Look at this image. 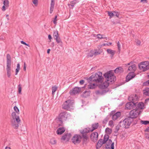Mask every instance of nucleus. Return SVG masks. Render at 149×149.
Instances as JSON below:
<instances>
[{
  "label": "nucleus",
  "instance_id": "20e7f679",
  "mask_svg": "<svg viewBox=\"0 0 149 149\" xmlns=\"http://www.w3.org/2000/svg\"><path fill=\"white\" fill-rule=\"evenodd\" d=\"M11 58L10 55L8 54L7 55V65L6 70L7 75L8 78H10L11 74Z\"/></svg>",
  "mask_w": 149,
  "mask_h": 149
},
{
  "label": "nucleus",
  "instance_id": "58836bf2",
  "mask_svg": "<svg viewBox=\"0 0 149 149\" xmlns=\"http://www.w3.org/2000/svg\"><path fill=\"white\" fill-rule=\"evenodd\" d=\"M90 93L87 91H85L83 93V96L84 97H86L89 95Z\"/></svg>",
  "mask_w": 149,
  "mask_h": 149
},
{
  "label": "nucleus",
  "instance_id": "b1692460",
  "mask_svg": "<svg viewBox=\"0 0 149 149\" xmlns=\"http://www.w3.org/2000/svg\"><path fill=\"white\" fill-rule=\"evenodd\" d=\"M106 91L105 90L103 89H100L99 90L96 91L95 93L96 94L99 95H102L106 93Z\"/></svg>",
  "mask_w": 149,
  "mask_h": 149
},
{
  "label": "nucleus",
  "instance_id": "3c124183",
  "mask_svg": "<svg viewBox=\"0 0 149 149\" xmlns=\"http://www.w3.org/2000/svg\"><path fill=\"white\" fill-rule=\"evenodd\" d=\"M108 120V119L107 118H106L103 120L102 121V123L103 124H106Z\"/></svg>",
  "mask_w": 149,
  "mask_h": 149
},
{
  "label": "nucleus",
  "instance_id": "c9c22d12",
  "mask_svg": "<svg viewBox=\"0 0 149 149\" xmlns=\"http://www.w3.org/2000/svg\"><path fill=\"white\" fill-rule=\"evenodd\" d=\"M54 3H51L50 10V13H52L53 10L54 8Z\"/></svg>",
  "mask_w": 149,
  "mask_h": 149
},
{
  "label": "nucleus",
  "instance_id": "de8ad7c7",
  "mask_svg": "<svg viewBox=\"0 0 149 149\" xmlns=\"http://www.w3.org/2000/svg\"><path fill=\"white\" fill-rule=\"evenodd\" d=\"M101 52L100 51H95V52H94L93 54L95 56H96L98 54H100L101 53Z\"/></svg>",
  "mask_w": 149,
  "mask_h": 149
},
{
  "label": "nucleus",
  "instance_id": "7c9ffc66",
  "mask_svg": "<svg viewBox=\"0 0 149 149\" xmlns=\"http://www.w3.org/2000/svg\"><path fill=\"white\" fill-rule=\"evenodd\" d=\"M109 136L108 135H105L104 136V140H102L103 143H105L107 141H108L109 140Z\"/></svg>",
  "mask_w": 149,
  "mask_h": 149
},
{
  "label": "nucleus",
  "instance_id": "37998d69",
  "mask_svg": "<svg viewBox=\"0 0 149 149\" xmlns=\"http://www.w3.org/2000/svg\"><path fill=\"white\" fill-rule=\"evenodd\" d=\"M57 88L56 86H53L52 87V94L53 95H54V93L57 90Z\"/></svg>",
  "mask_w": 149,
  "mask_h": 149
},
{
  "label": "nucleus",
  "instance_id": "49530a36",
  "mask_svg": "<svg viewBox=\"0 0 149 149\" xmlns=\"http://www.w3.org/2000/svg\"><path fill=\"white\" fill-rule=\"evenodd\" d=\"M109 125L111 127H113L114 126L113 124V122L112 120H110L109 122Z\"/></svg>",
  "mask_w": 149,
  "mask_h": 149
},
{
  "label": "nucleus",
  "instance_id": "052dcab7",
  "mask_svg": "<svg viewBox=\"0 0 149 149\" xmlns=\"http://www.w3.org/2000/svg\"><path fill=\"white\" fill-rule=\"evenodd\" d=\"M136 43L138 45H140L141 44V42L140 40H137L136 41Z\"/></svg>",
  "mask_w": 149,
  "mask_h": 149
},
{
  "label": "nucleus",
  "instance_id": "69168bd1",
  "mask_svg": "<svg viewBox=\"0 0 149 149\" xmlns=\"http://www.w3.org/2000/svg\"><path fill=\"white\" fill-rule=\"evenodd\" d=\"M17 68L20 69V65L19 63H18L17 65Z\"/></svg>",
  "mask_w": 149,
  "mask_h": 149
},
{
  "label": "nucleus",
  "instance_id": "8fccbe9b",
  "mask_svg": "<svg viewBox=\"0 0 149 149\" xmlns=\"http://www.w3.org/2000/svg\"><path fill=\"white\" fill-rule=\"evenodd\" d=\"M32 2L35 6H37L38 4V0H33Z\"/></svg>",
  "mask_w": 149,
  "mask_h": 149
},
{
  "label": "nucleus",
  "instance_id": "473e14b6",
  "mask_svg": "<svg viewBox=\"0 0 149 149\" xmlns=\"http://www.w3.org/2000/svg\"><path fill=\"white\" fill-rule=\"evenodd\" d=\"M82 137L83 139L84 142L85 143H86L87 142V141L88 139V137L87 135L85 134H83Z\"/></svg>",
  "mask_w": 149,
  "mask_h": 149
},
{
  "label": "nucleus",
  "instance_id": "79ce46f5",
  "mask_svg": "<svg viewBox=\"0 0 149 149\" xmlns=\"http://www.w3.org/2000/svg\"><path fill=\"white\" fill-rule=\"evenodd\" d=\"M141 123L142 124L146 125L149 124V121L147 120H141Z\"/></svg>",
  "mask_w": 149,
  "mask_h": 149
},
{
  "label": "nucleus",
  "instance_id": "423d86ee",
  "mask_svg": "<svg viewBox=\"0 0 149 149\" xmlns=\"http://www.w3.org/2000/svg\"><path fill=\"white\" fill-rule=\"evenodd\" d=\"M139 68L143 72L149 69V62L147 61L141 62L139 65Z\"/></svg>",
  "mask_w": 149,
  "mask_h": 149
},
{
  "label": "nucleus",
  "instance_id": "1a4fd4ad",
  "mask_svg": "<svg viewBox=\"0 0 149 149\" xmlns=\"http://www.w3.org/2000/svg\"><path fill=\"white\" fill-rule=\"evenodd\" d=\"M53 35L54 39L56 40V42L60 44V45L61 46L63 45L62 42L59 37L58 31H54Z\"/></svg>",
  "mask_w": 149,
  "mask_h": 149
},
{
  "label": "nucleus",
  "instance_id": "603ef678",
  "mask_svg": "<svg viewBox=\"0 0 149 149\" xmlns=\"http://www.w3.org/2000/svg\"><path fill=\"white\" fill-rule=\"evenodd\" d=\"M18 92L19 93H20L22 91V88L20 84L18 85Z\"/></svg>",
  "mask_w": 149,
  "mask_h": 149
},
{
  "label": "nucleus",
  "instance_id": "dca6fc26",
  "mask_svg": "<svg viewBox=\"0 0 149 149\" xmlns=\"http://www.w3.org/2000/svg\"><path fill=\"white\" fill-rule=\"evenodd\" d=\"M135 76L134 72H131L129 73L126 77V81H129L131 79L134 78Z\"/></svg>",
  "mask_w": 149,
  "mask_h": 149
},
{
  "label": "nucleus",
  "instance_id": "ddd939ff",
  "mask_svg": "<svg viewBox=\"0 0 149 149\" xmlns=\"http://www.w3.org/2000/svg\"><path fill=\"white\" fill-rule=\"evenodd\" d=\"M136 104L133 102L127 103L125 105V108L127 109H133L136 106Z\"/></svg>",
  "mask_w": 149,
  "mask_h": 149
},
{
  "label": "nucleus",
  "instance_id": "4468645a",
  "mask_svg": "<svg viewBox=\"0 0 149 149\" xmlns=\"http://www.w3.org/2000/svg\"><path fill=\"white\" fill-rule=\"evenodd\" d=\"M114 143L113 142L112 143V141L111 139H109L107 142V143L106 144L105 148L106 149H114Z\"/></svg>",
  "mask_w": 149,
  "mask_h": 149
},
{
  "label": "nucleus",
  "instance_id": "bb28decb",
  "mask_svg": "<svg viewBox=\"0 0 149 149\" xmlns=\"http://www.w3.org/2000/svg\"><path fill=\"white\" fill-rule=\"evenodd\" d=\"M99 126V124L98 123H95L93 124L92 125L91 131H93L94 130L97 129Z\"/></svg>",
  "mask_w": 149,
  "mask_h": 149
},
{
  "label": "nucleus",
  "instance_id": "aec40b11",
  "mask_svg": "<svg viewBox=\"0 0 149 149\" xmlns=\"http://www.w3.org/2000/svg\"><path fill=\"white\" fill-rule=\"evenodd\" d=\"M71 137V134H67L63 136L61 139L64 141H68Z\"/></svg>",
  "mask_w": 149,
  "mask_h": 149
},
{
  "label": "nucleus",
  "instance_id": "a211bd4d",
  "mask_svg": "<svg viewBox=\"0 0 149 149\" xmlns=\"http://www.w3.org/2000/svg\"><path fill=\"white\" fill-rule=\"evenodd\" d=\"M108 14L110 18H111L114 16H116L117 17H118L119 15V14L118 12L115 11L113 12L108 11Z\"/></svg>",
  "mask_w": 149,
  "mask_h": 149
},
{
  "label": "nucleus",
  "instance_id": "9d476101",
  "mask_svg": "<svg viewBox=\"0 0 149 149\" xmlns=\"http://www.w3.org/2000/svg\"><path fill=\"white\" fill-rule=\"evenodd\" d=\"M20 122L19 118H16L15 119H12L11 121V125L14 128L17 129L19 126L18 124Z\"/></svg>",
  "mask_w": 149,
  "mask_h": 149
},
{
  "label": "nucleus",
  "instance_id": "393cba45",
  "mask_svg": "<svg viewBox=\"0 0 149 149\" xmlns=\"http://www.w3.org/2000/svg\"><path fill=\"white\" fill-rule=\"evenodd\" d=\"M103 142L102 139H100L99 140L96 146L97 149H99L102 146L103 144L105 143H103Z\"/></svg>",
  "mask_w": 149,
  "mask_h": 149
},
{
  "label": "nucleus",
  "instance_id": "39448f33",
  "mask_svg": "<svg viewBox=\"0 0 149 149\" xmlns=\"http://www.w3.org/2000/svg\"><path fill=\"white\" fill-rule=\"evenodd\" d=\"M132 121L133 120L131 118L128 117L123 121H120V125H121L122 127L127 128L129 127Z\"/></svg>",
  "mask_w": 149,
  "mask_h": 149
},
{
  "label": "nucleus",
  "instance_id": "c756f323",
  "mask_svg": "<svg viewBox=\"0 0 149 149\" xmlns=\"http://www.w3.org/2000/svg\"><path fill=\"white\" fill-rule=\"evenodd\" d=\"M137 107L139 109H143L144 108V104L143 102H140L138 104Z\"/></svg>",
  "mask_w": 149,
  "mask_h": 149
},
{
  "label": "nucleus",
  "instance_id": "c85d7f7f",
  "mask_svg": "<svg viewBox=\"0 0 149 149\" xmlns=\"http://www.w3.org/2000/svg\"><path fill=\"white\" fill-rule=\"evenodd\" d=\"M96 85L95 84L91 82L89 83V84L88 85V88L89 89H93L95 88Z\"/></svg>",
  "mask_w": 149,
  "mask_h": 149
},
{
  "label": "nucleus",
  "instance_id": "a878e982",
  "mask_svg": "<svg viewBox=\"0 0 149 149\" xmlns=\"http://www.w3.org/2000/svg\"><path fill=\"white\" fill-rule=\"evenodd\" d=\"M107 51L108 54H110L111 56H113L115 54L116 51L115 50H112L111 49H107Z\"/></svg>",
  "mask_w": 149,
  "mask_h": 149
},
{
  "label": "nucleus",
  "instance_id": "f8f14e48",
  "mask_svg": "<svg viewBox=\"0 0 149 149\" xmlns=\"http://www.w3.org/2000/svg\"><path fill=\"white\" fill-rule=\"evenodd\" d=\"M79 88L76 87L71 90L70 93L71 95H74L79 93L81 90V88Z\"/></svg>",
  "mask_w": 149,
  "mask_h": 149
},
{
  "label": "nucleus",
  "instance_id": "4d7b16f0",
  "mask_svg": "<svg viewBox=\"0 0 149 149\" xmlns=\"http://www.w3.org/2000/svg\"><path fill=\"white\" fill-rule=\"evenodd\" d=\"M20 69L16 68L15 70V75H17V73L19 72V70Z\"/></svg>",
  "mask_w": 149,
  "mask_h": 149
},
{
  "label": "nucleus",
  "instance_id": "6ab92c4d",
  "mask_svg": "<svg viewBox=\"0 0 149 149\" xmlns=\"http://www.w3.org/2000/svg\"><path fill=\"white\" fill-rule=\"evenodd\" d=\"M129 100L130 101L135 102L138 99V97L136 94L130 96L129 97Z\"/></svg>",
  "mask_w": 149,
  "mask_h": 149
},
{
  "label": "nucleus",
  "instance_id": "f257e3e1",
  "mask_svg": "<svg viewBox=\"0 0 149 149\" xmlns=\"http://www.w3.org/2000/svg\"><path fill=\"white\" fill-rule=\"evenodd\" d=\"M104 76L106 79V81L104 82L102 85L104 88H106L109 86L110 83L113 82L116 80V77L113 73L111 71L105 73Z\"/></svg>",
  "mask_w": 149,
  "mask_h": 149
},
{
  "label": "nucleus",
  "instance_id": "72a5a7b5",
  "mask_svg": "<svg viewBox=\"0 0 149 149\" xmlns=\"http://www.w3.org/2000/svg\"><path fill=\"white\" fill-rule=\"evenodd\" d=\"M78 0H74L71 2V6L72 8L73 7L74 5L79 2Z\"/></svg>",
  "mask_w": 149,
  "mask_h": 149
},
{
  "label": "nucleus",
  "instance_id": "4c0bfd02",
  "mask_svg": "<svg viewBox=\"0 0 149 149\" xmlns=\"http://www.w3.org/2000/svg\"><path fill=\"white\" fill-rule=\"evenodd\" d=\"M105 132L108 135L110 134L111 133L112 130L111 129L107 127L106 129Z\"/></svg>",
  "mask_w": 149,
  "mask_h": 149
},
{
  "label": "nucleus",
  "instance_id": "4be33fe9",
  "mask_svg": "<svg viewBox=\"0 0 149 149\" xmlns=\"http://www.w3.org/2000/svg\"><path fill=\"white\" fill-rule=\"evenodd\" d=\"M65 130L64 127H61L59 128L56 131L57 134H61L65 131Z\"/></svg>",
  "mask_w": 149,
  "mask_h": 149
},
{
  "label": "nucleus",
  "instance_id": "e433bc0d",
  "mask_svg": "<svg viewBox=\"0 0 149 149\" xmlns=\"http://www.w3.org/2000/svg\"><path fill=\"white\" fill-rule=\"evenodd\" d=\"M12 119H16V118H19V116L16 115V113L15 112H13L12 114Z\"/></svg>",
  "mask_w": 149,
  "mask_h": 149
},
{
  "label": "nucleus",
  "instance_id": "680f3d73",
  "mask_svg": "<svg viewBox=\"0 0 149 149\" xmlns=\"http://www.w3.org/2000/svg\"><path fill=\"white\" fill-rule=\"evenodd\" d=\"M145 131L146 132H149V127H148L147 128H146L145 130Z\"/></svg>",
  "mask_w": 149,
  "mask_h": 149
},
{
  "label": "nucleus",
  "instance_id": "0e129e2a",
  "mask_svg": "<svg viewBox=\"0 0 149 149\" xmlns=\"http://www.w3.org/2000/svg\"><path fill=\"white\" fill-rule=\"evenodd\" d=\"M48 38L50 40L51 39H52V37L50 35H49L48 36Z\"/></svg>",
  "mask_w": 149,
  "mask_h": 149
},
{
  "label": "nucleus",
  "instance_id": "338daca9",
  "mask_svg": "<svg viewBox=\"0 0 149 149\" xmlns=\"http://www.w3.org/2000/svg\"><path fill=\"white\" fill-rule=\"evenodd\" d=\"M21 42L22 44H24V45H25L26 44V43H25V42H24V41H21Z\"/></svg>",
  "mask_w": 149,
  "mask_h": 149
},
{
  "label": "nucleus",
  "instance_id": "2f4dec72",
  "mask_svg": "<svg viewBox=\"0 0 149 149\" xmlns=\"http://www.w3.org/2000/svg\"><path fill=\"white\" fill-rule=\"evenodd\" d=\"M90 132H92L91 131V129L89 128H88L84 129L82 131V132L83 134H84V133L85 134L88 133Z\"/></svg>",
  "mask_w": 149,
  "mask_h": 149
},
{
  "label": "nucleus",
  "instance_id": "6e6d98bb",
  "mask_svg": "<svg viewBox=\"0 0 149 149\" xmlns=\"http://www.w3.org/2000/svg\"><path fill=\"white\" fill-rule=\"evenodd\" d=\"M144 84L146 86L149 85V80L147 81L146 82L144 83Z\"/></svg>",
  "mask_w": 149,
  "mask_h": 149
},
{
  "label": "nucleus",
  "instance_id": "6e6552de",
  "mask_svg": "<svg viewBox=\"0 0 149 149\" xmlns=\"http://www.w3.org/2000/svg\"><path fill=\"white\" fill-rule=\"evenodd\" d=\"M140 114V111L138 109H133L131 110L130 113V117L132 119L137 117Z\"/></svg>",
  "mask_w": 149,
  "mask_h": 149
},
{
  "label": "nucleus",
  "instance_id": "5fc2aeb1",
  "mask_svg": "<svg viewBox=\"0 0 149 149\" xmlns=\"http://www.w3.org/2000/svg\"><path fill=\"white\" fill-rule=\"evenodd\" d=\"M57 18V16L56 15L53 21V23H54V24H56V21H57V20H56Z\"/></svg>",
  "mask_w": 149,
  "mask_h": 149
},
{
  "label": "nucleus",
  "instance_id": "5701e85b",
  "mask_svg": "<svg viewBox=\"0 0 149 149\" xmlns=\"http://www.w3.org/2000/svg\"><path fill=\"white\" fill-rule=\"evenodd\" d=\"M121 113L119 112H116L115 114H114L112 116V119L113 120H115L120 116Z\"/></svg>",
  "mask_w": 149,
  "mask_h": 149
},
{
  "label": "nucleus",
  "instance_id": "e2e57ef3",
  "mask_svg": "<svg viewBox=\"0 0 149 149\" xmlns=\"http://www.w3.org/2000/svg\"><path fill=\"white\" fill-rule=\"evenodd\" d=\"M145 136H146V138H147V139L149 138V134H145Z\"/></svg>",
  "mask_w": 149,
  "mask_h": 149
},
{
  "label": "nucleus",
  "instance_id": "ea45409f",
  "mask_svg": "<svg viewBox=\"0 0 149 149\" xmlns=\"http://www.w3.org/2000/svg\"><path fill=\"white\" fill-rule=\"evenodd\" d=\"M50 143L52 145L56 144V141L54 139H52L50 141Z\"/></svg>",
  "mask_w": 149,
  "mask_h": 149
},
{
  "label": "nucleus",
  "instance_id": "0eeeda50",
  "mask_svg": "<svg viewBox=\"0 0 149 149\" xmlns=\"http://www.w3.org/2000/svg\"><path fill=\"white\" fill-rule=\"evenodd\" d=\"M73 102L70 100L65 101L62 105L63 109H65L69 110L72 109L73 107Z\"/></svg>",
  "mask_w": 149,
  "mask_h": 149
},
{
  "label": "nucleus",
  "instance_id": "a18cd8bd",
  "mask_svg": "<svg viewBox=\"0 0 149 149\" xmlns=\"http://www.w3.org/2000/svg\"><path fill=\"white\" fill-rule=\"evenodd\" d=\"M94 53V51H91L88 54V57H92L94 55V54H93Z\"/></svg>",
  "mask_w": 149,
  "mask_h": 149
},
{
  "label": "nucleus",
  "instance_id": "7ed1b4c3",
  "mask_svg": "<svg viewBox=\"0 0 149 149\" xmlns=\"http://www.w3.org/2000/svg\"><path fill=\"white\" fill-rule=\"evenodd\" d=\"M70 115L67 112L64 111L61 113L58 118L59 125H61L63 121L66 120L69 117Z\"/></svg>",
  "mask_w": 149,
  "mask_h": 149
},
{
  "label": "nucleus",
  "instance_id": "f704fd0d",
  "mask_svg": "<svg viewBox=\"0 0 149 149\" xmlns=\"http://www.w3.org/2000/svg\"><path fill=\"white\" fill-rule=\"evenodd\" d=\"M122 70L123 68H118L114 70V72L116 73H120L122 71Z\"/></svg>",
  "mask_w": 149,
  "mask_h": 149
},
{
  "label": "nucleus",
  "instance_id": "09e8293b",
  "mask_svg": "<svg viewBox=\"0 0 149 149\" xmlns=\"http://www.w3.org/2000/svg\"><path fill=\"white\" fill-rule=\"evenodd\" d=\"M117 46L118 47V51L119 52H120V48H121V47H120V42L119 41H118L117 43Z\"/></svg>",
  "mask_w": 149,
  "mask_h": 149
},
{
  "label": "nucleus",
  "instance_id": "f03ea898",
  "mask_svg": "<svg viewBox=\"0 0 149 149\" xmlns=\"http://www.w3.org/2000/svg\"><path fill=\"white\" fill-rule=\"evenodd\" d=\"M103 77L102 73L100 72H98L95 74H92L91 76L88 79V81H95L96 83L101 82L102 81Z\"/></svg>",
  "mask_w": 149,
  "mask_h": 149
},
{
  "label": "nucleus",
  "instance_id": "774afa93",
  "mask_svg": "<svg viewBox=\"0 0 149 149\" xmlns=\"http://www.w3.org/2000/svg\"><path fill=\"white\" fill-rule=\"evenodd\" d=\"M50 49H48L47 50V53L48 54H49L50 53Z\"/></svg>",
  "mask_w": 149,
  "mask_h": 149
},
{
  "label": "nucleus",
  "instance_id": "13d9d810",
  "mask_svg": "<svg viewBox=\"0 0 149 149\" xmlns=\"http://www.w3.org/2000/svg\"><path fill=\"white\" fill-rule=\"evenodd\" d=\"M84 81L83 80H81L79 81V83L80 84L82 85L84 83Z\"/></svg>",
  "mask_w": 149,
  "mask_h": 149
},
{
  "label": "nucleus",
  "instance_id": "2eb2a0df",
  "mask_svg": "<svg viewBox=\"0 0 149 149\" xmlns=\"http://www.w3.org/2000/svg\"><path fill=\"white\" fill-rule=\"evenodd\" d=\"M98 133L96 132H94L92 133L91 135V140L93 142H95L98 139Z\"/></svg>",
  "mask_w": 149,
  "mask_h": 149
},
{
  "label": "nucleus",
  "instance_id": "864d4df0",
  "mask_svg": "<svg viewBox=\"0 0 149 149\" xmlns=\"http://www.w3.org/2000/svg\"><path fill=\"white\" fill-rule=\"evenodd\" d=\"M14 109L16 113H18L19 112V110L18 108L16 106H15L14 107Z\"/></svg>",
  "mask_w": 149,
  "mask_h": 149
},
{
  "label": "nucleus",
  "instance_id": "bf43d9fd",
  "mask_svg": "<svg viewBox=\"0 0 149 149\" xmlns=\"http://www.w3.org/2000/svg\"><path fill=\"white\" fill-rule=\"evenodd\" d=\"M26 63H24V71L26 70Z\"/></svg>",
  "mask_w": 149,
  "mask_h": 149
},
{
  "label": "nucleus",
  "instance_id": "a19ab883",
  "mask_svg": "<svg viewBox=\"0 0 149 149\" xmlns=\"http://www.w3.org/2000/svg\"><path fill=\"white\" fill-rule=\"evenodd\" d=\"M97 38L99 39L105 38L106 40H107V37H104L102 36L101 34H98L97 35Z\"/></svg>",
  "mask_w": 149,
  "mask_h": 149
},
{
  "label": "nucleus",
  "instance_id": "9b49d317",
  "mask_svg": "<svg viewBox=\"0 0 149 149\" xmlns=\"http://www.w3.org/2000/svg\"><path fill=\"white\" fill-rule=\"evenodd\" d=\"M81 137L80 135L76 134L72 139V142L74 144L79 143L81 141Z\"/></svg>",
  "mask_w": 149,
  "mask_h": 149
},
{
  "label": "nucleus",
  "instance_id": "cd10ccee",
  "mask_svg": "<svg viewBox=\"0 0 149 149\" xmlns=\"http://www.w3.org/2000/svg\"><path fill=\"white\" fill-rule=\"evenodd\" d=\"M143 92L144 95L149 96V88H146L143 91Z\"/></svg>",
  "mask_w": 149,
  "mask_h": 149
},
{
  "label": "nucleus",
  "instance_id": "c03bdc74",
  "mask_svg": "<svg viewBox=\"0 0 149 149\" xmlns=\"http://www.w3.org/2000/svg\"><path fill=\"white\" fill-rule=\"evenodd\" d=\"M120 127H122V126L121 125H120V122L118 124V125L116 127V130L117 132H118L120 129Z\"/></svg>",
  "mask_w": 149,
  "mask_h": 149
},
{
  "label": "nucleus",
  "instance_id": "412c9836",
  "mask_svg": "<svg viewBox=\"0 0 149 149\" xmlns=\"http://www.w3.org/2000/svg\"><path fill=\"white\" fill-rule=\"evenodd\" d=\"M136 67L135 64L131 65L129 66L128 68V70L131 71V72H134L136 70Z\"/></svg>",
  "mask_w": 149,
  "mask_h": 149
},
{
  "label": "nucleus",
  "instance_id": "f3484780",
  "mask_svg": "<svg viewBox=\"0 0 149 149\" xmlns=\"http://www.w3.org/2000/svg\"><path fill=\"white\" fill-rule=\"evenodd\" d=\"M4 5L2 6V10L4 11L6 10V8H7L9 6V2L8 0H4L3 3Z\"/></svg>",
  "mask_w": 149,
  "mask_h": 149
}]
</instances>
